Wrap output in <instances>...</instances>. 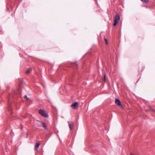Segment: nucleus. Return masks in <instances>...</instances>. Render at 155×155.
Listing matches in <instances>:
<instances>
[{"label":"nucleus","mask_w":155,"mask_h":155,"mask_svg":"<svg viewBox=\"0 0 155 155\" xmlns=\"http://www.w3.org/2000/svg\"><path fill=\"white\" fill-rule=\"evenodd\" d=\"M143 3H147L149 2V0H141Z\"/></svg>","instance_id":"obj_8"},{"label":"nucleus","mask_w":155,"mask_h":155,"mask_svg":"<svg viewBox=\"0 0 155 155\" xmlns=\"http://www.w3.org/2000/svg\"><path fill=\"white\" fill-rule=\"evenodd\" d=\"M115 104L118 106L121 105L120 102V101L118 99H116Z\"/></svg>","instance_id":"obj_4"},{"label":"nucleus","mask_w":155,"mask_h":155,"mask_svg":"<svg viewBox=\"0 0 155 155\" xmlns=\"http://www.w3.org/2000/svg\"><path fill=\"white\" fill-rule=\"evenodd\" d=\"M40 145V143H36L35 146V150H37V148L39 147Z\"/></svg>","instance_id":"obj_5"},{"label":"nucleus","mask_w":155,"mask_h":155,"mask_svg":"<svg viewBox=\"0 0 155 155\" xmlns=\"http://www.w3.org/2000/svg\"><path fill=\"white\" fill-rule=\"evenodd\" d=\"M120 19V16L118 14L116 15L114 17L113 25L115 26L117 24L118 21Z\"/></svg>","instance_id":"obj_2"},{"label":"nucleus","mask_w":155,"mask_h":155,"mask_svg":"<svg viewBox=\"0 0 155 155\" xmlns=\"http://www.w3.org/2000/svg\"><path fill=\"white\" fill-rule=\"evenodd\" d=\"M71 107L73 109H76L78 107V104L77 102H74L71 105Z\"/></svg>","instance_id":"obj_3"},{"label":"nucleus","mask_w":155,"mask_h":155,"mask_svg":"<svg viewBox=\"0 0 155 155\" xmlns=\"http://www.w3.org/2000/svg\"><path fill=\"white\" fill-rule=\"evenodd\" d=\"M104 40L105 41V42H106V43L107 45H108V42H107V39L105 38H104Z\"/></svg>","instance_id":"obj_10"},{"label":"nucleus","mask_w":155,"mask_h":155,"mask_svg":"<svg viewBox=\"0 0 155 155\" xmlns=\"http://www.w3.org/2000/svg\"><path fill=\"white\" fill-rule=\"evenodd\" d=\"M41 125H42V126H43V127L45 129H47L46 125L45 123L42 122L41 123Z\"/></svg>","instance_id":"obj_6"},{"label":"nucleus","mask_w":155,"mask_h":155,"mask_svg":"<svg viewBox=\"0 0 155 155\" xmlns=\"http://www.w3.org/2000/svg\"><path fill=\"white\" fill-rule=\"evenodd\" d=\"M74 64L76 66H77V64H76V63H74Z\"/></svg>","instance_id":"obj_13"},{"label":"nucleus","mask_w":155,"mask_h":155,"mask_svg":"<svg viewBox=\"0 0 155 155\" xmlns=\"http://www.w3.org/2000/svg\"><path fill=\"white\" fill-rule=\"evenodd\" d=\"M31 71V68H29L26 72V74H29L30 72Z\"/></svg>","instance_id":"obj_7"},{"label":"nucleus","mask_w":155,"mask_h":155,"mask_svg":"<svg viewBox=\"0 0 155 155\" xmlns=\"http://www.w3.org/2000/svg\"><path fill=\"white\" fill-rule=\"evenodd\" d=\"M8 108H9V109L10 110V107H9Z\"/></svg>","instance_id":"obj_14"},{"label":"nucleus","mask_w":155,"mask_h":155,"mask_svg":"<svg viewBox=\"0 0 155 155\" xmlns=\"http://www.w3.org/2000/svg\"><path fill=\"white\" fill-rule=\"evenodd\" d=\"M130 155H132V154H131Z\"/></svg>","instance_id":"obj_15"},{"label":"nucleus","mask_w":155,"mask_h":155,"mask_svg":"<svg viewBox=\"0 0 155 155\" xmlns=\"http://www.w3.org/2000/svg\"><path fill=\"white\" fill-rule=\"evenodd\" d=\"M154 111H155V110Z\"/></svg>","instance_id":"obj_16"},{"label":"nucleus","mask_w":155,"mask_h":155,"mask_svg":"<svg viewBox=\"0 0 155 155\" xmlns=\"http://www.w3.org/2000/svg\"><path fill=\"white\" fill-rule=\"evenodd\" d=\"M69 125L70 129H72L73 128V125L71 124H69Z\"/></svg>","instance_id":"obj_9"},{"label":"nucleus","mask_w":155,"mask_h":155,"mask_svg":"<svg viewBox=\"0 0 155 155\" xmlns=\"http://www.w3.org/2000/svg\"><path fill=\"white\" fill-rule=\"evenodd\" d=\"M105 78H106V75L105 74H104V78L103 79V80L104 81H105Z\"/></svg>","instance_id":"obj_11"},{"label":"nucleus","mask_w":155,"mask_h":155,"mask_svg":"<svg viewBox=\"0 0 155 155\" xmlns=\"http://www.w3.org/2000/svg\"><path fill=\"white\" fill-rule=\"evenodd\" d=\"M38 113L42 116L44 117H48V115L46 113L45 110H44L41 109L39 110Z\"/></svg>","instance_id":"obj_1"},{"label":"nucleus","mask_w":155,"mask_h":155,"mask_svg":"<svg viewBox=\"0 0 155 155\" xmlns=\"http://www.w3.org/2000/svg\"><path fill=\"white\" fill-rule=\"evenodd\" d=\"M24 98L27 99V100H28L29 99L28 98L26 95H25L24 96Z\"/></svg>","instance_id":"obj_12"}]
</instances>
